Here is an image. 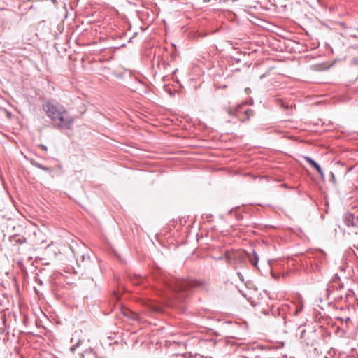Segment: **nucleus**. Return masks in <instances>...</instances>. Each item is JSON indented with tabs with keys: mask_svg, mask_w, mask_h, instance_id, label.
<instances>
[{
	"mask_svg": "<svg viewBox=\"0 0 358 358\" xmlns=\"http://www.w3.org/2000/svg\"><path fill=\"white\" fill-rule=\"evenodd\" d=\"M42 108L52 122L57 123L59 129H71L72 128L74 118L69 115L65 107L56 100H45L42 104Z\"/></svg>",
	"mask_w": 358,
	"mask_h": 358,
	"instance_id": "1",
	"label": "nucleus"
},
{
	"mask_svg": "<svg viewBox=\"0 0 358 358\" xmlns=\"http://www.w3.org/2000/svg\"><path fill=\"white\" fill-rule=\"evenodd\" d=\"M207 283L205 281L196 280H176L169 286L173 292L174 299L169 302V306L177 308L178 304L185 301L189 295V290L193 288L207 289Z\"/></svg>",
	"mask_w": 358,
	"mask_h": 358,
	"instance_id": "2",
	"label": "nucleus"
},
{
	"mask_svg": "<svg viewBox=\"0 0 358 358\" xmlns=\"http://www.w3.org/2000/svg\"><path fill=\"white\" fill-rule=\"evenodd\" d=\"M322 260L323 254L320 252H309L304 257L307 270L314 273L320 272L322 271Z\"/></svg>",
	"mask_w": 358,
	"mask_h": 358,
	"instance_id": "3",
	"label": "nucleus"
},
{
	"mask_svg": "<svg viewBox=\"0 0 358 358\" xmlns=\"http://www.w3.org/2000/svg\"><path fill=\"white\" fill-rule=\"evenodd\" d=\"M244 108L245 104H241L234 108H227L226 111L229 115L237 117L241 122H245L254 115V112L252 109Z\"/></svg>",
	"mask_w": 358,
	"mask_h": 358,
	"instance_id": "4",
	"label": "nucleus"
},
{
	"mask_svg": "<svg viewBox=\"0 0 358 358\" xmlns=\"http://www.w3.org/2000/svg\"><path fill=\"white\" fill-rule=\"evenodd\" d=\"M245 252L241 250H227L224 252V259L228 264L234 266L243 261Z\"/></svg>",
	"mask_w": 358,
	"mask_h": 358,
	"instance_id": "5",
	"label": "nucleus"
},
{
	"mask_svg": "<svg viewBox=\"0 0 358 358\" xmlns=\"http://www.w3.org/2000/svg\"><path fill=\"white\" fill-rule=\"evenodd\" d=\"M343 220L348 227L358 228V216L355 217L350 213H345L343 216Z\"/></svg>",
	"mask_w": 358,
	"mask_h": 358,
	"instance_id": "6",
	"label": "nucleus"
},
{
	"mask_svg": "<svg viewBox=\"0 0 358 358\" xmlns=\"http://www.w3.org/2000/svg\"><path fill=\"white\" fill-rule=\"evenodd\" d=\"M304 159L318 172L322 178H324V174L323 171L322 170L320 166L314 159L307 156L304 157Z\"/></svg>",
	"mask_w": 358,
	"mask_h": 358,
	"instance_id": "7",
	"label": "nucleus"
},
{
	"mask_svg": "<svg viewBox=\"0 0 358 358\" xmlns=\"http://www.w3.org/2000/svg\"><path fill=\"white\" fill-rule=\"evenodd\" d=\"M248 255V257L249 258V260L251 262V264L254 266L257 267V264H258V261H259V257H258L257 253L253 250L251 255L249 254V253H245V255Z\"/></svg>",
	"mask_w": 358,
	"mask_h": 358,
	"instance_id": "8",
	"label": "nucleus"
},
{
	"mask_svg": "<svg viewBox=\"0 0 358 358\" xmlns=\"http://www.w3.org/2000/svg\"><path fill=\"white\" fill-rule=\"evenodd\" d=\"M31 164L36 167V168H38L44 171H46V172H48V173H50L52 172V168L50 167H48V166H45L43 165H42L41 164L38 163V162L35 161V160H31Z\"/></svg>",
	"mask_w": 358,
	"mask_h": 358,
	"instance_id": "9",
	"label": "nucleus"
},
{
	"mask_svg": "<svg viewBox=\"0 0 358 358\" xmlns=\"http://www.w3.org/2000/svg\"><path fill=\"white\" fill-rule=\"evenodd\" d=\"M123 315L126 317L131 318L133 320H138L139 319V316L137 313L131 311L130 310H123Z\"/></svg>",
	"mask_w": 358,
	"mask_h": 358,
	"instance_id": "10",
	"label": "nucleus"
},
{
	"mask_svg": "<svg viewBox=\"0 0 358 358\" xmlns=\"http://www.w3.org/2000/svg\"><path fill=\"white\" fill-rule=\"evenodd\" d=\"M82 358H98V357L95 351L89 350L83 354Z\"/></svg>",
	"mask_w": 358,
	"mask_h": 358,
	"instance_id": "11",
	"label": "nucleus"
},
{
	"mask_svg": "<svg viewBox=\"0 0 358 358\" xmlns=\"http://www.w3.org/2000/svg\"><path fill=\"white\" fill-rule=\"evenodd\" d=\"M81 343V341L80 340H78L76 344H73L71 348H70V351L71 352H74L76 350L77 348H78L80 346Z\"/></svg>",
	"mask_w": 358,
	"mask_h": 358,
	"instance_id": "12",
	"label": "nucleus"
},
{
	"mask_svg": "<svg viewBox=\"0 0 358 358\" xmlns=\"http://www.w3.org/2000/svg\"><path fill=\"white\" fill-rule=\"evenodd\" d=\"M278 103H280V106L285 109H289V108H292V106H289V105L284 103L282 100H278Z\"/></svg>",
	"mask_w": 358,
	"mask_h": 358,
	"instance_id": "13",
	"label": "nucleus"
},
{
	"mask_svg": "<svg viewBox=\"0 0 358 358\" xmlns=\"http://www.w3.org/2000/svg\"><path fill=\"white\" fill-rule=\"evenodd\" d=\"M25 241H26V238L24 237L18 238L17 239H15V242L19 243L20 244H22V243H25Z\"/></svg>",
	"mask_w": 358,
	"mask_h": 358,
	"instance_id": "14",
	"label": "nucleus"
},
{
	"mask_svg": "<svg viewBox=\"0 0 358 358\" xmlns=\"http://www.w3.org/2000/svg\"><path fill=\"white\" fill-rule=\"evenodd\" d=\"M141 281H142V278H141V276H138V277L137 278V281L136 282V281H134V283H135V284H138V283H140Z\"/></svg>",
	"mask_w": 358,
	"mask_h": 358,
	"instance_id": "15",
	"label": "nucleus"
},
{
	"mask_svg": "<svg viewBox=\"0 0 358 358\" xmlns=\"http://www.w3.org/2000/svg\"><path fill=\"white\" fill-rule=\"evenodd\" d=\"M82 259H83V262H84L86 259H87V260H90V257L89 255H87V256L86 257L85 255H83L82 256Z\"/></svg>",
	"mask_w": 358,
	"mask_h": 358,
	"instance_id": "16",
	"label": "nucleus"
},
{
	"mask_svg": "<svg viewBox=\"0 0 358 358\" xmlns=\"http://www.w3.org/2000/svg\"><path fill=\"white\" fill-rule=\"evenodd\" d=\"M214 259L215 260H222V259H224V255L223 256H220V257H214Z\"/></svg>",
	"mask_w": 358,
	"mask_h": 358,
	"instance_id": "17",
	"label": "nucleus"
},
{
	"mask_svg": "<svg viewBox=\"0 0 358 358\" xmlns=\"http://www.w3.org/2000/svg\"><path fill=\"white\" fill-rule=\"evenodd\" d=\"M41 147H42V148H43V150H47V148H46V146H45V145H41Z\"/></svg>",
	"mask_w": 358,
	"mask_h": 358,
	"instance_id": "18",
	"label": "nucleus"
},
{
	"mask_svg": "<svg viewBox=\"0 0 358 358\" xmlns=\"http://www.w3.org/2000/svg\"><path fill=\"white\" fill-rule=\"evenodd\" d=\"M264 77H265V75H264V74H262V75L260 76V79H263Z\"/></svg>",
	"mask_w": 358,
	"mask_h": 358,
	"instance_id": "19",
	"label": "nucleus"
},
{
	"mask_svg": "<svg viewBox=\"0 0 358 358\" xmlns=\"http://www.w3.org/2000/svg\"><path fill=\"white\" fill-rule=\"evenodd\" d=\"M331 176H332L333 180H334V173H331Z\"/></svg>",
	"mask_w": 358,
	"mask_h": 358,
	"instance_id": "20",
	"label": "nucleus"
},
{
	"mask_svg": "<svg viewBox=\"0 0 358 358\" xmlns=\"http://www.w3.org/2000/svg\"><path fill=\"white\" fill-rule=\"evenodd\" d=\"M98 358H103V357H98Z\"/></svg>",
	"mask_w": 358,
	"mask_h": 358,
	"instance_id": "21",
	"label": "nucleus"
}]
</instances>
